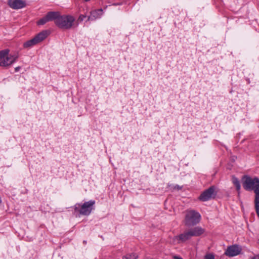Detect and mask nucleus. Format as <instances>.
<instances>
[{
  "label": "nucleus",
  "instance_id": "1",
  "mask_svg": "<svg viewBox=\"0 0 259 259\" xmlns=\"http://www.w3.org/2000/svg\"><path fill=\"white\" fill-rule=\"evenodd\" d=\"M242 185L245 190H253L255 193L254 207L255 211L259 218V179L257 177L253 178L244 176L243 178Z\"/></svg>",
  "mask_w": 259,
  "mask_h": 259
},
{
  "label": "nucleus",
  "instance_id": "2",
  "mask_svg": "<svg viewBox=\"0 0 259 259\" xmlns=\"http://www.w3.org/2000/svg\"><path fill=\"white\" fill-rule=\"evenodd\" d=\"M8 49L0 51V66L8 67L16 62L19 57L18 53L10 54Z\"/></svg>",
  "mask_w": 259,
  "mask_h": 259
},
{
  "label": "nucleus",
  "instance_id": "3",
  "mask_svg": "<svg viewBox=\"0 0 259 259\" xmlns=\"http://www.w3.org/2000/svg\"><path fill=\"white\" fill-rule=\"evenodd\" d=\"M201 218V214L198 211L188 209L186 211L184 223L186 226H194L199 223Z\"/></svg>",
  "mask_w": 259,
  "mask_h": 259
},
{
  "label": "nucleus",
  "instance_id": "4",
  "mask_svg": "<svg viewBox=\"0 0 259 259\" xmlns=\"http://www.w3.org/2000/svg\"><path fill=\"white\" fill-rule=\"evenodd\" d=\"M95 204L94 200L85 202L81 205L77 204L75 205L74 210L75 211L79 212L81 214L88 215L91 213Z\"/></svg>",
  "mask_w": 259,
  "mask_h": 259
},
{
  "label": "nucleus",
  "instance_id": "5",
  "mask_svg": "<svg viewBox=\"0 0 259 259\" xmlns=\"http://www.w3.org/2000/svg\"><path fill=\"white\" fill-rule=\"evenodd\" d=\"M74 20V17L70 15L60 16L59 18L56 21V24L61 28L70 29Z\"/></svg>",
  "mask_w": 259,
  "mask_h": 259
},
{
  "label": "nucleus",
  "instance_id": "6",
  "mask_svg": "<svg viewBox=\"0 0 259 259\" xmlns=\"http://www.w3.org/2000/svg\"><path fill=\"white\" fill-rule=\"evenodd\" d=\"M217 193V188L214 186H212L203 191L199 196V199L201 201H206L211 199L214 198Z\"/></svg>",
  "mask_w": 259,
  "mask_h": 259
},
{
  "label": "nucleus",
  "instance_id": "7",
  "mask_svg": "<svg viewBox=\"0 0 259 259\" xmlns=\"http://www.w3.org/2000/svg\"><path fill=\"white\" fill-rule=\"evenodd\" d=\"M241 251V248L237 245H233L228 247L225 251V254L232 257L238 255Z\"/></svg>",
  "mask_w": 259,
  "mask_h": 259
},
{
  "label": "nucleus",
  "instance_id": "8",
  "mask_svg": "<svg viewBox=\"0 0 259 259\" xmlns=\"http://www.w3.org/2000/svg\"><path fill=\"white\" fill-rule=\"evenodd\" d=\"M187 231L189 234V237L191 238L193 237H197L201 235L204 233L205 230L201 227L197 226L187 230Z\"/></svg>",
  "mask_w": 259,
  "mask_h": 259
},
{
  "label": "nucleus",
  "instance_id": "9",
  "mask_svg": "<svg viewBox=\"0 0 259 259\" xmlns=\"http://www.w3.org/2000/svg\"><path fill=\"white\" fill-rule=\"evenodd\" d=\"M8 5L13 9L18 10L24 8L26 3L23 0H8Z\"/></svg>",
  "mask_w": 259,
  "mask_h": 259
},
{
  "label": "nucleus",
  "instance_id": "10",
  "mask_svg": "<svg viewBox=\"0 0 259 259\" xmlns=\"http://www.w3.org/2000/svg\"><path fill=\"white\" fill-rule=\"evenodd\" d=\"M103 14L102 9L95 10L90 12V15L88 18V21H94L101 17Z\"/></svg>",
  "mask_w": 259,
  "mask_h": 259
},
{
  "label": "nucleus",
  "instance_id": "11",
  "mask_svg": "<svg viewBox=\"0 0 259 259\" xmlns=\"http://www.w3.org/2000/svg\"><path fill=\"white\" fill-rule=\"evenodd\" d=\"M49 32L47 30H43L37 34L34 39L36 41L37 44L44 40L49 35Z\"/></svg>",
  "mask_w": 259,
  "mask_h": 259
},
{
  "label": "nucleus",
  "instance_id": "12",
  "mask_svg": "<svg viewBox=\"0 0 259 259\" xmlns=\"http://www.w3.org/2000/svg\"><path fill=\"white\" fill-rule=\"evenodd\" d=\"M175 238L179 241V243L185 242L191 239L187 230H185L183 233L180 235L176 236Z\"/></svg>",
  "mask_w": 259,
  "mask_h": 259
},
{
  "label": "nucleus",
  "instance_id": "13",
  "mask_svg": "<svg viewBox=\"0 0 259 259\" xmlns=\"http://www.w3.org/2000/svg\"><path fill=\"white\" fill-rule=\"evenodd\" d=\"M60 16V13L58 12H49L46 15L49 21L54 20L55 23L56 20L59 18Z\"/></svg>",
  "mask_w": 259,
  "mask_h": 259
},
{
  "label": "nucleus",
  "instance_id": "14",
  "mask_svg": "<svg viewBox=\"0 0 259 259\" xmlns=\"http://www.w3.org/2000/svg\"><path fill=\"white\" fill-rule=\"evenodd\" d=\"M36 44H37V43H36V41H35L34 38H33L32 39L24 42L23 44V47L25 48H27L31 47L32 46H34Z\"/></svg>",
  "mask_w": 259,
  "mask_h": 259
},
{
  "label": "nucleus",
  "instance_id": "15",
  "mask_svg": "<svg viewBox=\"0 0 259 259\" xmlns=\"http://www.w3.org/2000/svg\"><path fill=\"white\" fill-rule=\"evenodd\" d=\"M137 255L135 253L128 254L123 256L122 259H137Z\"/></svg>",
  "mask_w": 259,
  "mask_h": 259
},
{
  "label": "nucleus",
  "instance_id": "16",
  "mask_svg": "<svg viewBox=\"0 0 259 259\" xmlns=\"http://www.w3.org/2000/svg\"><path fill=\"white\" fill-rule=\"evenodd\" d=\"M47 22H49V21H48V20L47 19V16H46L45 17H44L42 18H41V19H40L37 22V24L38 25H44L45 23H46Z\"/></svg>",
  "mask_w": 259,
  "mask_h": 259
},
{
  "label": "nucleus",
  "instance_id": "17",
  "mask_svg": "<svg viewBox=\"0 0 259 259\" xmlns=\"http://www.w3.org/2000/svg\"><path fill=\"white\" fill-rule=\"evenodd\" d=\"M232 183L235 186L240 184V182H239L238 179L235 176H233L232 177Z\"/></svg>",
  "mask_w": 259,
  "mask_h": 259
},
{
  "label": "nucleus",
  "instance_id": "18",
  "mask_svg": "<svg viewBox=\"0 0 259 259\" xmlns=\"http://www.w3.org/2000/svg\"><path fill=\"white\" fill-rule=\"evenodd\" d=\"M204 259H214V256L212 254H207L205 256Z\"/></svg>",
  "mask_w": 259,
  "mask_h": 259
},
{
  "label": "nucleus",
  "instance_id": "19",
  "mask_svg": "<svg viewBox=\"0 0 259 259\" xmlns=\"http://www.w3.org/2000/svg\"><path fill=\"white\" fill-rule=\"evenodd\" d=\"M86 18V15H80L79 17H78V21H82L84 19Z\"/></svg>",
  "mask_w": 259,
  "mask_h": 259
},
{
  "label": "nucleus",
  "instance_id": "20",
  "mask_svg": "<svg viewBox=\"0 0 259 259\" xmlns=\"http://www.w3.org/2000/svg\"><path fill=\"white\" fill-rule=\"evenodd\" d=\"M236 188L237 191H238V195H239L240 194V190L241 188L240 184H239L238 185L236 186Z\"/></svg>",
  "mask_w": 259,
  "mask_h": 259
},
{
  "label": "nucleus",
  "instance_id": "21",
  "mask_svg": "<svg viewBox=\"0 0 259 259\" xmlns=\"http://www.w3.org/2000/svg\"><path fill=\"white\" fill-rule=\"evenodd\" d=\"M182 188V187H181V186H179V185H176V186L174 187V189H178V190H180V189H181Z\"/></svg>",
  "mask_w": 259,
  "mask_h": 259
},
{
  "label": "nucleus",
  "instance_id": "22",
  "mask_svg": "<svg viewBox=\"0 0 259 259\" xmlns=\"http://www.w3.org/2000/svg\"><path fill=\"white\" fill-rule=\"evenodd\" d=\"M172 257L174 259H183L182 257L177 255H174Z\"/></svg>",
  "mask_w": 259,
  "mask_h": 259
},
{
  "label": "nucleus",
  "instance_id": "23",
  "mask_svg": "<svg viewBox=\"0 0 259 259\" xmlns=\"http://www.w3.org/2000/svg\"><path fill=\"white\" fill-rule=\"evenodd\" d=\"M251 259H259V254L255 255Z\"/></svg>",
  "mask_w": 259,
  "mask_h": 259
},
{
  "label": "nucleus",
  "instance_id": "24",
  "mask_svg": "<svg viewBox=\"0 0 259 259\" xmlns=\"http://www.w3.org/2000/svg\"><path fill=\"white\" fill-rule=\"evenodd\" d=\"M20 69V67H17L15 68V71H18L19 70V69Z\"/></svg>",
  "mask_w": 259,
  "mask_h": 259
}]
</instances>
